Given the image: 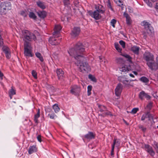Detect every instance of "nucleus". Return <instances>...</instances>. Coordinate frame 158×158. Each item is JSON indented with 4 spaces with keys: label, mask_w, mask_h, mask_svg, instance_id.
Wrapping results in <instances>:
<instances>
[{
    "label": "nucleus",
    "mask_w": 158,
    "mask_h": 158,
    "mask_svg": "<svg viewBox=\"0 0 158 158\" xmlns=\"http://www.w3.org/2000/svg\"><path fill=\"white\" fill-rule=\"evenodd\" d=\"M98 107L100 109V111L101 112H103L106 110V107L104 106L99 105L98 106Z\"/></svg>",
    "instance_id": "nucleus-38"
},
{
    "label": "nucleus",
    "mask_w": 158,
    "mask_h": 158,
    "mask_svg": "<svg viewBox=\"0 0 158 158\" xmlns=\"http://www.w3.org/2000/svg\"><path fill=\"white\" fill-rule=\"evenodd\" d=\"M38 140L41 142L42 141L41 136L40 135H39L37 137Z\"/></svg>",
    "instance_id": "nucleus-53"
},
{
    "label": "nucleus",
    "mask_w": 158,
    "mask_h": 158,
    "mask_svg": "<svg viewBox=\"0 0 158 158\" xmlns=\"http://www.w3.org/2000/svg\"><path fill=\"white\" fill-rule=\"evenodd\" d=\"M133 72L135 75H137L138 74V73L136 71H133Z\"/></svg>",
    "instance_id": "nucleus-60"
},
{
    "label": "nucleus",
    "mask_w": 158,
    "mask_h": 158,
    "mask_svg": "<svg viewBox=\"0 0 158 158\" xmlns=\"http://www.w3.org/2000/svg\"><path fill=\"white\" fill-rule=\"evenodd\" d=\"M62 27L60 25H55L54 29V32L53 33V35L57 37H59V33Z\"/></svg>",
    "instance_id": "nucleus-14"
},
{
    "label": "nucleus",
    "mask_w": 158,
    "mask_h": 158,
    "mask_svg": "<svg viewBox=\"0 0 158 158\" xmlns=\"http://www.w3.org/2000/svg\"><path fill=\"white\" fill-rule=\"evenodd\" d=\"M88 13L90 16L96 20L99 19L101 18V14L96 10L94 11L89 10L88 11Z\"/></svg>",
    "instance_id": "nucleus-8"
},
{
    "label": "nucleus",
    "mask_w": 158,
    "mask_h": 158,
    "mask_svg": "<svg viewBox=\"0 0 158 158\" xmlns=\"http://www.w3.org/2000/svg\"><path fill=\"white\" fill-rule=\"evenodd\" d=\"M107 6L109 9H110L111 11H114V10L113 8L112 7V6L111 5V3L110 2V0H108L107 1Z\"/></svg>",
    "instance_id": "nucleus-37"
},
{
    "label": "nucleus",
    "mask_w": 158,
    "mask_h": 158,
    "mask_svg": "<svg viewBox=\"0 0 158 158\" xmlns=\"http://www.w3.org/2000/svg\"><path fill=\"white\" fill-rule=\"evenodd\" d=\"M96 10L100 14H104L105 10L104 7L102 5L98 4L95 6Z\"/></svg>",
    "instance_id": "nucleus-20"
},
{
    "label": "nucleus",
    "mask_w": 158,
    "mask_h": 158,
    "mask_svg": "<svg viewBox=\"0 0 158 158\" xmlns=\"http://www.w3.org/2000/svg\"><path fill=\"white\" fill-rule=\"evenodd\" d=\"M124 15L126 18L127 24L128 25H130L132 23V21L129 15L127 13H124Z\"/></svg>",
    "instance_id": "nucleus-23"
},
{
    "label": "nucleus",
    "mask_w": 158,
    "mask_h": 158,
    "mask_svg": "<svg viewBox=\"0 0 158 158\" xmlns=\"http://www.w3.org/2000/svg\"><path fill=\"white\" fill-rule=\"evenodd\" d=\"M147 64L152 70L156 71L158 69V66L154 60L147 62Z\"/></svg>",
    "instance_id": "nucleus-9"
},
{
    "label": "nucleus",
    "mask_w": 158,
    "mask_h": 158,
    "mask_svg": "<svg viewBox=\"0 0 158 158\" xmlns=\"http://www.w3.org/2000/svg\"><path fill=\"white\" fill-rule=\"evenodd\" d=\"M29 16L30 18L34 20H35L37 18L36 16L33 12H30Z\"/></svg>",
    "instance_id": "nucleus-35"
},
{
    "label": "nucleus",
    "mask_w": 158,
    "mask_h": 158,
    "mask_svg": "<svg viewBox=\"0 0 158 158\" xmlns=\"http://www.w3.org/2000/svg\"><path fill=\"white\" fill-rule=\"evenodd\" d=\"M115 61L116 63L119 65H123L125 63V61L123 59L120 57L116 58Z\"/></svg>",
    "instance_id": "nucleus-26"
},
{
    "label": "nucleus",
    "mask_w": 158,
    "mask_h": 158,
    "mask_svg": "<svg viewBox=\"0 0 158 158\" xmlns=\"http://www.w3.org/2000/svg\"><path fill=\"white\" fill-rule=\"evenodd\" d=\"M55 116H56L54 114H52L50 115V118L51 119H54Z\"/></svg>",
    "instance_id": "nucleus-57"
},
{
    "label": "nucleus",
    "mask_w": 158,
    "mask_h": 158,
    "mask_svg": "<svg viewBox=\"0 0 158 158\" xmlns=\"http://www.w3.org/2000/svg\"><path fill=\"white\" fill-rule=\"evenodd\" d=\"M144 148L146 151L148 153L152 156H153L155 152L154 151L152 147L148 144H144Z\"/></svg>",
    "instance_id": "nucleus-13"
},
{
    "label": "nucleus",
    "mask_w": 158,
    "mask_h": 158,
    "mask_svg": "<svg viewBox=\"0 0 158 158\" xmlns=\"http://www.w3.org/2000/svg\"><path fill=\"white\" fill-rule=\"evenodd\" d=\"M11 8V4L10 2H2L0 3V14L5 15L6 11L10 10Z\"/></svg>",
    "instance_id": "nucleus-3"
},
{
    "label": "nucleus",
    "mask_w": 158,
    "mask_h": 158,
    "mask_svg": "<svg viewBox=\"0 0 158 158\" xmlns=\"http://www.w3.org/2000/svg\"><path fill=\"white\" fill-rule=\"evenodd\" d=\"M114 141L115 142V145H116V146L117 147H118L120 145V142L118 140L116 141V139L115 138H114V140L113 141V143L114 142Z\"/></svg>",
    "instance_id": "nucleus-51"
},
{
    "label": "nucleus",
    "mask_w": 158,
    "mask_h": 158,
    "mask_svg": "<svg viewBox=\"0 0 158 158\" xmlns=\"http://www.w3.org/2000/svg\"><path fill=\"white\" fill-rule=\"evenodd\" d=\"M153 2H155L157 1V0H150Z\"/></svg>",
    "instance_id": "nucleus-62"
},
{
    "label": "nucleus",
    "mask_w": 158,
    "mask_h": 158,
    "mask_svg": "<svg viewBox=\"0 0 158 158\" xmlns=\"http://www.w3.org/2000/svg\"><path fill=\"white\" fill-rule=\"evenodd\" d=\"M114 46L115 49L119 52H121L122 49L120 47V46L118 43H114Z\"/></svg>",
    "instance_id": "nucleus-34"
},
{
    "label": "nucleus",
    "mask_w": 158,
    "mask_h": 158,
    "mask_svg": "<svg viewBox=\"0 0 158 158\" xmlns=\"http://www.w3.org/2000/svg\"><path fill=\"white\" fill-rule=\"evenodd\" d=\"M114 1L119 6H121L123 5V0H114Z\"/></svg>",
    "instance_id": "nucleus-36"
},
{
    "label": "nucleus",
    "mask_w": 158,
    "mask_h": 158,
    "mask_svg": "<svg viewBox=\"0 0 158 158\" xmlns=\"http://www.w3.org/2000/svg\"><path fill=\"white\" fill-rule=\"evenodd\" d=\"M21 15L24 17H26L27 16V12L26 10L22 11L20 13Z\"/></svg>",
    "instance_id": "nucleus-45"
},
{
    "label": "nucleus",
    "mask_w": 158,
    "mask_h": 158,
    "mask_svg": "<svg viewBox=\"0 0 158 158\" xmlns=\"http://www.w3.org/2000/svg\"><path fill=\"white\" fill-rule=\"evenodd\" d=\"M80 32V28L78 27H74L71 33V35L73 37H75L78 36Z\"/></svg>",
    "instance_id": "nucleus-17"
},
{
    "label": "nucleus",
    "mask_w": 158,
    "mask_h": 158,
    "mask_svg": "<svg viewBox=\"0 0 158 158\" xmlns=\"http://www.w3.org/2000/svg\"><path fill=\"white\" fill-rule=\"evenodd\" d=\"M37 151V148L36 145L31 146L29 148L28 152L29 154H31L33 152H36Z\"/></svg>",
    "instance_id": "nucleus-21"
},
{
    "label": "nucleus",
    "mask_w": 158,
    "mask_h": 158,
    "mask_svg": "<svg viewBox=\"0 0 158 158\" xmlns=\"http://www.w3.org/2000/svg\"><path fill=\"white\" fill-rule=\"evenodd\" d=\"M139 97L141 100H143L144 97L148 99H150L151 98V97L150 95L146 93L143 91H142L139 93Z\"/></svg>",
    "instance_id": "nucleus-19"
},
{
    "label": "nucleus",
    "mask_w": 158,
    "mask_h": 158,
    "mask_svg": "<svg viewBox=\"0 0 158 158\" xmlns=\"http://www.w3.org/2000/svg\"><path fill=\"white\" fill-rule=\"evenodd\" d=\"M154 144L155 148L156 149L157 152L158 153V143L155 141L154 142Z\"/></svg>",
    "instance_id": "nucleus-50"
},
{
    "label": "nucleus",
    "mask_w": 158,
    "mask_h": 158,
    "mask_svg": "<svg viewBox=\"0 0 158 158\" xmlns=\"http://www.w3.org/2000/svg\"><path fill=\"white\" fill-rule=\"evenodd\" d=\"M130 76L132 77H134L135 76L132 74L130 73L129 74Z\"/></svg>",
    "instance_id": "nucleus-59"
},
{
    "label": "nucleus",
    "mask_w": 158,
    "mask_h": 158,
    "mask_svg": "<svg viewBox=\"0 0 158 158\" xmlns=\"http://www.w3.org/2000/svg\"><path fill=\"white\" fill-rule=\"evenodd\" d=\"M2 49L5 53L6 58L10 59L11 57V52L9 48L7 46H4L2 48Z\"/></svg>",
    "instance_id": "nucleus-15"
},
{
    "label": "nucleus",
    "mask_w": 158,
    "mask_h": 158,
    "mask_svg": "<svg viewBox=\"0 0 158 158\" xmlns=\"http://www.w3.org/2000/svg\"><path fill=\"white\" fill-rule=\"evenodd\" d=\"M122 86L121 83H119L115 89V93L117 96H119L122 91Z\"/></svg>",
    "instance_id": "nucleus-16"
},
{
    "label": "nucleus",
    "mask_w": 158,
    "mask_h": 158,
    "mask_svg": "<svg viewBox=\"0 0 158 158\" xmlns=\"http://www.w3.org/2000/svg\"><path fill=\"white\" fill-rule=\"evenodd\" d=\"M158 129V126H157L156 127Z\"/></svg>",
    "instance_id": "nucleus-64"
},
{
    "label": "nucleus",
    "mask_w": 158,
    "mask_h": 158,
    "mask_svg": "<svg viewBox=\"0 0 158 158\" xmlns=\"http://www.w3.org/2000/svg\"><path fill=\"white\" fill-rule=\"evenodd\" d=\"M147 4L148 6L150 7L152 6V3L149 0H143Z\"/></svg>",
    "instance_id": "nucleus-43"
},
{
    "label": "nucleus",
    "mask_w": 158,
    "mask_h": 158,
    "mask_svg": "<svg viewBox=\"0 0 158 158\" xmlns=\"http://www.w3.org/2000/svg\"><path fill=\"white\" fill-rule=\"evenodd\" d=\"M56 73L59 80L62 79L64 77V72L61 69H57Z\"/></svg>",
    "instance_id": "nucleus-18"
},
{
    "label": "nucleus",
    "mask_w": 158,
    "mask_h": 158,
    "mask_svg": "<svg viewBox=\"0 0 158 158\" xmlns=\"http://www.w3.org/2000/svg\"><path fill=\"white\" fill-rule=\"evenodd\" d=\"M136 81V79H135V80H130V81H130V82L131 81Z\"/></svg>",
    "instance_id": "nucleus-61"
},
{
    "label": "nucleus",
    "mask_w": 158,
    "mask_h": 158,
    "mask_svg": "<svg viewBox=\"0 0 158 158\" xmlns=\"http://www.w3.org/2000/svg\"><path fill=\"white\" fill-rule=\"evenodd\" d=\"M31 73L32 76L35 79H37V73L34 70H32Z\"/></svg>",
    "instance_id": "nucleus-47"
},
{
    "label": "nucleus",
    "mask_w": 158,
    "mask_h": 158,
    "mask_svg": "<svg viewBox=\"0 0 158 158\" xmlns=\"http://www.w3.org/2000/svg\"><path fill=\"white\" fill-rule=\"evenodd\" d=\"M22 33L23 37V40L25 43H28V42L35 41L36 37L35 35L33 33L26 30L22 31Z\"/></svg>",
    "instance_id": "nucleus-2"
},
{
    "label": "nucleus",
    "mask_w": 158,
    "mask_h": 158,
    "mask_svg": "<svg viewBox=\"0 0 158 158\" xmlns=\"http://www.w3.org/2000/svg\"><path fill=\"white\" fill-rule=\"evenodd\" d=\"M120 71L122 72H127L129 71V69L127 65H124L122 67L120 68Z\"/></svg>",
    "instance_id": "nucleus-30"
},
{
    "label": "nucleus",
    "mask_w": 158,
    "mask_h": 158,
    "mask_svg": "<svg viewBox=\"0 0 158 158\" xmlns=\"http://www.w3.org/2000/svg\"><path fill=\"white\" fill-rule=\"evenodd\" d=\"M35 55L36 57L39 58L41 62H42L44 61V59L43 57L40 53L37 52L35 53Z\"/></svg>",
    "instance_id": "nucleus-31"
},
{
    "label": "nucleus",
    "mask_w": 158,
    "mask_h": 158,
    "mask_svg": "<svg viewBox=\"0 0 158 158\" xmlns=\"http://www.w3.org/2000/svg\"><path fill=\"white\" fill-rule=\"evenodd\" d=\"M139 128L141 129L142 130L143 132H145L146 130V128L143 127V126H141L140 127H139Z\"/></svg>",
    "instance_id": "nucleus-56"
},
{
    "label": "nucleus",
    "mask_w": 158,
    "mask_h": 158,
    "mask_svg": "<svg viewBox=\"0 0 158 158\" xmlns=\"http://www.w3.org/2000/svg\"><path fill=\"white\" fill-rule=\"evenodd\" d=\"M63 1L65 6H68L70 4L69 0H63Z\"/></svg>",
    "instance_id": "nucleus-49"
},
{
    "label": "nucleus",
    "mask_w": 158,
    "mask_h": 158,
    "mask_svg": "<svg viewBox=\"0 0 158 158\" xmlns=\"http://www.w3.org/2000/svg\"><path fill=\"white\" fill-rule=\"evenodd\" d=\"M92 89V86L91 85H89L87 87V95L88 96H89L91 94V91Z\"/></svg>",
    "instance_id": "nucleus-39"
},
{
    "label": "nucleus",
    "mask_w": 158,
    "mask_h": 158,
    "mask_svg": "<svg viewBox=\"0 0 158 158\" xmlns=\"http://www.w3.org/2000/svg\"><path fill=\"white\" fill-rule=\"evenodd\" d=\"M24 55L26 56L32 57L33 54L32 53V48L29 43H24Z\"/></svg>",
    "instance_id": "nucleus-4"
},
{
    "label": "nucleus",
    "mask_w": 158,
    "mask_h": 158,
    "mask_svg": "<svg viewBox=\"0 0 158 158\" xmlns=\"http://www.w3.org/2000/svg\"><path fill=\"white\" fill-rule=\"evenodd\" d=\"M80 90V87L77 85H74L71 87L70 93L73 94H75L76 93Z\"/></svg>",
    "instance_id": "nucleus-22"
},
{
    "label": "nucleus",
    "mask_w": 158,
    "mask_h": 158,
    "mask_svg": "<svg viewBox=\"0 0 158 158\" xmlns=\"http://www.w3.org/2000/svg\"><path fill=\"white\" fill-rule=\"evenodd\" d=\"M154 115L151 114L149 111H147L143 114L141 117V120L142 121H144L146 118H148L149 121H152V125L153 123L154 124L155 122L154 121Z\"/></svg>",
    "instance_id": "nucleus-5"
},
{
    "label": "nucleus",
    "mask_w": 158,
    "mask_h": 158,
    "mask_svg": "<svg viewBox=\"0 0 158 158\" xmlns=\"http://www.w3.org/2000/svg\"><path fill=\"white\" fill-rule=\"evenodd\" d=\"M120 44L122 46L123 48H125V43L122 40H121L119 41Z\"/></svg>",
    "instance_id": "nucleus-48"
},
{
    "label": "nucleus",
    "mask_w": 158,
    "mask_h": 158,
    "mask_svg": "<svg viewBox=\"0 0 158 158\" xmlns=\"http://www.w3.org/2000/svg\"><path fill=\"white\" fill-rule=\"evenodd\" d=\"M85 51V48L82 44L80 42L77 43L73 48H70L68 52L70 55L77 60L76 64L79 66L80 71L83 73H87L90 71L91 68L88 63L85 62V58L81 55Z\"/></svg>",
    "instance_id": "nucleus-1"
},
{
    "label": "nucleus",
    "mask_w": 158,
    "mask_h": 158,
    "mask_svg": "<svg viewBox=\"0 0 158 158\" xmlns=\"http://www.w3.org/2000/svg\"><path fill=\"white\" fill-rule=\"evenodd\" d=\"M38 16L41 18L44 19L45 18L47 15V13L44 11H39L37 12Z\"/></svg>",
    "instance_id": "nucleus-27"
},
{
    "label": "nucleus",
    "mask_w": 158,
    "mask_h": 158,
    "mask_svg": "<svg viewBox=\"0 0 158 158\" xmlns=\"http://www.w3.org/2000/svg\"><path fill=\"white\" fill-rule=\"evenodd\" d=\"M155 8L156 10H158V2L156 3Z\"/></svg>",
    "instance_id": "nucleus-58"
},
{
    "label": "nucleus",
    "mask_w": 158,
    "mask_h": 158,
    "mask_svg": "<svg viewBox=\"0 0 158 158\" xmlns=\"http://www.w3.org/2000/svg\"><path fill=\"white\" fill-rule=\"evenodd\" d=\"M36 3L37 6L40 8L43 9L45 8V6L43 2H42L40 1H38L36 2Z\"/></svg>",
    "instance_id": "nucleus-32"
},
{
    "label": "nucleus",
    "mask_w": 158,
    "mask_h": 158,
    "mask_svg": "<svg viewBox=\"0 0 158 158\" xmlns=\"http://www.w3.org/2000/svg\"><path fill=\"white\" fill-rule=\"evenodd\" d=\"M3 44V40L2 37H0V47L2 46Z\"/></svg>",
    "instance_id": "nucleus-54"
},
{
    "label": "nucleus",
    "mask_w": 158,
    "mask_h": 158,
    "mask_svg": "<svg viewBox=\"0 0 158 158\" xmlns=\"http://www.w3.org/2000/svg\"><path fill=\"white\" fill-rule=\"evenodd\" d=\"M124 120V122L126 124H127V125H128V123H127L126 121H125V120Z\"/></svg>",
    "instance_id": "nucleus-63"
},
{
    "label": "nucleus",
    "mask_w": 158,
    "mask_h": 158,
    "mask_svg": "<svg viewBox=\"0 0 158 158\" xmlns=\"http://www.w3.org/2000/svg\"><path fill=\"white\" fill-rule=\"evenodd\" d=\"M116 20L114 19H112L110 21V25H112L114 28L115 27V24L116 23Z\"/></svg>",
    "instance_id": "nucleus-42"
},
{
    "label": "nucleus",
    "mask_w": 158,
    "mask_h": 158,
    "mask_svg": "<svg viewBox=\"0 0 158 158\" xmlns=\"http://www.w3.org/2000/svg\"><path fill=\"white\" fill-rule=\"evenodd\" d=\"M147 108L150 110L152 107V103H149L147 106Z\"/></svg>",
    "instance_id": "nucleus-52"
},
{
    "label": "nucleus",
    "mask_w": 158,
    "mask_h": 158,
    "mask_svg": "<svg viewBox=\"0 0 158 158\" xmlns=\"http://www.w3.org/2000/svg\"><path fill=\"white\" fill-rule=\"evenodd\" d=\"M108 114L107 113V112H105V113H103L102 114H99V115L101 116L102 117H104L106 116L107 115H108Z\"/></svg>",
    "instance_id": "nucleus-55"
},
{
    "label": "nucleus",
    "mask_w": 158,
    "mask_h": 158,
    "mask_svg": "<svg viewBox=\"0 0 158 158\" xmlns=\"http://www.w3.org/2000/svg\"><path fill=\"white\" fill-rule=\"evenodd\" d=\"M121 55L123 56L125 58L127 59V60L129 61H131V57L128 55L127 54H121Z\"/></svg>",
    "instance_id": "nucleus-40"
},
{
    "label": "nucleus",
    "mask_w": 158,
    "mask_h": 158,
    "mask_svg": "<svg viewBox=\"0 0 158 158\" xmlns=\"http://www.w3.org/2000/svg\"><path fill=\"white\" fill-rule=\"evenodd\" d=\"M139 109L138 108H134L132 109L131 113L133 114H135L136 113V112L138 111Z\"/></svg>",
    "instance_id": "nucleus-46"
},
{
    "label": "nucleus",
    "mask_w": 158,
    "mask_h": 158,
    "mask_svg": "<svg viewBox=\"0 0 158 158\" xmlns=\"http://www.w3.org/2000/svg\"><path fill=\"white\" fill-rule=\"evenodd\" d=\"M118 80L119 81L122 82L125 87H129L130 86H133L132 85L130 84V81L127 80V78L124 76L118 77Z\"/></svg>",
    "instance_id": "nucleus-7"
},
{
    "label": "nucleus",
    "mask_w": 158,
    "mask_h": 158,
    "mask_svg": "<svg viewBox=\"0 0 158 158\" xmlns=\"http://www.w3.org/2000/svg\"><path fill=\"white\" fill-rule=\"evenodd\" d=\"M60 39L56 38L55 37H50L48 41L49 43L52 45H55L58 44L61 41Z\"/></svg>",
    "instance_id": "nucleus-11"
},
{
    "label": "nucleus",
    "mask_w": 158,
    "mask_h": 158,
    "mask_svg": "<svg viewBox=\"0 0 158 158\" xmlns=\"http://www.w3.org/2000/svg\"><path fill=\"white\" fill-rule=\"evenodd\" d=\"M139 80L143 83H145L146 85L149 81V80L145 77H142L139 79Z\"/></svg>",
    "instance_id": "nucleus-29"
},
{
    "label": "nucleus",
    "mask_w": 158,
    "mask_h": 158,
    "mask_svg": "<svg viewBox=\"0 0 158 158\" xmlns=\"http://www.w3.org/2000/svg\"><path fill=\"white\" fill-rule=\"evenodd\" d=\"M89 78L92 81L94 82H96L97 80H96V78L94 76H93L91 74H89Z\"/></svg>",
    "instance_id": "nucleus-41"
},
{
    "label": "nucleus",
    "mask_w": 158,
    "mask_h": 158,
    "mask_svg": "<svg viewBox=\"0 0 158 158\" xmlns=\"http://www.w3.org/2000/svg\"><path fill=\"white\" fill-rule=\"evenodd\" d=\"M8 93L10 99H11L13 96L16 94V90L13 86L11 87V89L9 90Z\"/></svg>",
    "instance_id": "nucleus-24"
},
{
    "label": "nucleus",
    "mask_w": 158,
    "mask_h": 158,
    "mask_svg": "<svg viewBox=\"0 0 158 158\" xmlns=\"http://www.w3.org/2000/svg\"><path fill=\"white\" fill-rule=\"evenodd\" d=\"M115 144V142L114 141V142L113 143V144L112 145V149L111 152V156H113L114 155V146Z\"/></svg>",
    "instance_id": "nucleus-44"
},
{
    "label": "nucleus",
    "mask_w": 158,
    "mask_h": 158,
    "mask_svg": "<svg viewBox=\"0 0 158 158\" xmlns=\"http://www.w3.org/2000/svg\"><path fill=\"white\" fill-rule=\"evenodd\" d=\"M141 25L144 26V29L146 30L147 34H150L154 31V29L152 27L151 24L146 21H143Z\"/></svg>",
    "instance_id": "nucleus-6"
},
{
    "label": "nucleus",
    "mask_w": 158,
    "mask_h": 158,
    "mask_svg": "<svg viewBox=\"0 0 158 158\" xmlns=\"http://www.w3.org/2000/svg\"><path fill=\"white\" fill-rule=\"evenodd\" d=\"M40 117V110L38 109L37 113L34 115V121L37 124L38 123V118Z\"/></svg>",
    "instance_id": "nucleus-28"
},
{
    "label": "nucleus",
    "mask_w": 158,
    "mask_h": 158,
    "mask_svg": "<svg viewBox=\"0 0 158 158\" xmlns=\"http://www.w3.org/2000/svg\"><path fill=\"white\" fill-rule=\"evenodd\" d=\"M95 136V134L93 132L89 131L88 133L82 136V139L83 140L86 139L90 140L92 139H94Z\"/></svg>",
    "instance_id": "nucleus-12"
},
{
    "label": "nucleus",
    "mask_w": 158,
    "mask_h": 158,
    "mask_svg": "<svg viewBox=\"0 0 158 158\" xmlns=\"http://www.w3.org/2000/svg\"><path fill=\"white\" fill-rule=\"evenodd\" d=\"M139 48L137 46H134L131 48V50L135 54L138 55L139 54Z\"/></svg>",
    "instance_id": "nucleus-25"
},
{
    "label": "nucleus",
    "mask_w": 158,
    "mask_h": 158,
    "mask_svg": "<svg viewBox=\"0 0 158 158\" xmlns=\"http://www.w3.org/2000/svg\"><path fill=\"white\" fill-rule=\"evenodd\" d=\"M52 108L56 113L59 112L60 110V108L58 106V104H54L52 106Z\"/></svg>",
    "instance_id": "nucleus-33"
},
{
    "label": "nucleus",
    "mask_w": 158,
    "mask_h": 158,
    "mask_svg": "<svg viewBox=\"0 0 158 158\" xmlns=\"http://www.w3.org/2000/svg\"><path fill=\"white\" fill-rule=\"evenodd\" d=\"M143 58L147 62L154 60L153 55L148 52H145L143 54Z\"/></svg>",
    "instance_id": "nucleus-10"
}]
</instances>
